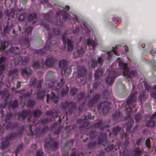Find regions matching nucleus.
I'll return each instance as SVG.
<instances>
[{
    "instance_id": "45",
    "label": "nucleus",
    "mask_w": 156,
    "mask_h": 156,
    "mask_svg": "<svg viewBox=\"0 0 156 156\" xmlns=\"http://www.w3.org/2000/svg\"><path fill=\"white\" fill-rule=\"evenodd\" d=\"M6 128L7 129L10 128L11 129L12 128V127L11 124L10 123H9L6 126Z\"/></svg>"
},
{
    "instance_id": "3",
    "label": "nucleus",
    "mask_w": 156,
    "mask_h": 156,
    "mask_svg": "<svg viewBox=\"0 0 156 156\" xmlns=\"http://www.w3.org/2000/svg\"><path fill=\"white\" fill-rule=\"evenodd\" d=\"M15 137V136L13 134L9 135L4 139L3 141H2L1 148L4 149L7 147L9 144V141L14 139Z\"/></svg>"
},
{
    "instance_id": "60",
    "label": "nucleus",
    "mask_w": 156,
    "mask_h": 156,
    "mask_svg": "<svg viewBox=\"0 0 156 156\" xmlns=\"http://www.w3.org/2000/svg\"><path fill=\"white\" fill-rule=\"evenodd\" d=\"M36 22V20H35V21H34L33 22V23L32 24H33L34 23H35Z\"/></svg>"
},
{
    "instance_id": "47",
    "label": "nucleus",
    "mask_w": 156,
    "mask_h": 156,
    "mask_svg": "<svg viewBox=\"0 0 156 156\" xmlns=\"http://www.w3.org/2000/svg\"><path fill=\"white\" fill-rule=\"evenodd\" d=\"M0 113L1 114V117L2 118L4 116V111L3 110H1L0 111Z\"/></svg>"
},
{
    "instance_id": "22",
    "label": "nucleus",
    "mask_w": 156,
    "mask_h": 156,
    "mask_svg": "<svg viewBox=\"0 0 156 156\" xmlns=\"http://www.w3.org/2000/svg\"><path fill=\"white\" fill-rule=\"evenodd\" d=\"M51 100L53 101L54 103L56 104L58 102L57 98L55 97V94L53 92H51V96L50 98Z\"/></svg>"
},
{
    "instance_id": "2",
    "label": "nucleus",
    "mask_w": 156,
    "mask_h": 156,
    "mask_svg": "<svg viewBox=\"0 0 156 156\" xmlns=\"http://www.w3.org/2000/svg\"><path fill=\"white\" fill-rule=\"evenodd\" d=\"M107 77L106 80V83L108 86L111 85L113 83L115 78V73L113 69H108L106 72Z\"/></svg>"
},
{
    "instance_id": "1",
    "label": "nucleus",
    "mask_w": 156,
    "mask_h": 156,
    "mask_svg": "<svg viewBox=\"0 0 156 156\" xmlns=\"http://www.w3.org/2000/svg\"><path fill=\"white\" fill-rule=\"evenodd\" d=\"M119 66L120 69L123 71V73L124 76H127L129 79L133 78L135 76L136 71L133 70L130 73L129 69L127 66L126 63L120 61L119 62Z\"/></svg>"
},
{
    "instance_id": "46",
    "label": "nucleus",
    "mask_w": 156,
    "mask_h": 156,
    "mask_svg": "<svg viewBox=\"0 0 156 156\" xmlns=\"http://www.w3.org/2000/svg\"><path fill=\"white\" fill-rule=\"evenodd\" d=\"M79 27H78L76 28L74 30V33H76L79 31Z\"/></svg>"
},
{
    "instance_id": "14",
    "label": "nucleus",
    "mask_w": 156,
    "mask_h": 156,
    "mask_svg": "<svg viewBox=\"0 0 156 156\" xmlns=\"http://www.w3.org/2000/svg\"><path fill=\"white\" fill-rule=\"evenodd\" d=\"M5 61V57H0V70L2 71L5 68L4 62ZM2 73L1 71H0V74Z\"/></svg>"
},
{
    "instance_id": "33",
    "label": "nucleus",
    "mask_w": 156,
    "mask_h": 156,
    "mask_svg": "<svg viewBox=\"0 0 156 156\" xmlns=\"http://www.w3.org/2000/svg\"><path fill=\"white\" fill-rule=\"evenodd\" d=\"M36 156H44L43 152L41 150L37 151L36 153Z\"/></svg>"
},
{
    "instance_id": "42",
    "label": "nucleus",
    "mask_w": 156,
    "mask_h": 156,
    "mask_svg": "<svg viewBox=\"0 0 156 156\" xmlns=\"http://www.w3.org/2000/svg\"><path fill=\"white\" fill-rule=\"evenodd\" d=\"M140 117L138 115H136L135 117V119L137 122H138V121L140 119Z\"/></svg>"
},
{
    "instance_id": "15",
    "label": "nucleus",
    "mask_w": 156,
    "mask_h": 156,
    "mask_svg": "<svg viewBox=\"0 0 156 156\" xmlns=\"http://www.w3.org/2000/svg\"><path fill=\"white\" fill-rule=\"evenodd\" d=\"M30 95L29 93H27L26 94H24L23 96H21L20 98V103L22 105H24L26 104V100L25 98L28 97Z\"/></svg>"
},
{
    "instance_id": "4",
    "label": "nucleus",
    "mask_w": 156,
    "mask_h": 156,
    "mask_svg": "<svg viewBox=\"0 0 156 156\" xmlns=\"http://www.w3.org/2000/svg\"><path fill=\"white\" fill-rule=\"evenodd\" d=\"M110 108V104L106 102L101 103L98 105V109L102 111L103 113L105 114L109 110Z\"/></svg>"
},
{
    "instance_id": "27",
    "label": "nucleus",
    "mask_w": 156,
    "mask_h": 156,
    "mask_svg": "<svg viewBox=\"0 0 156 156\" xmlns=\"http://www.w3.org/2000/svg\"><path fill=\"white\" fill-rule=\"evenodd\" d=\"M33 114L35 117H37L41 114V112L39 110H36L34 112Z\"/></svg>"
},
{
    "instance_id": "32",
    "label": "nucleus",
    "mask_w": 156,
    "mask_h": 156,
    "mask_svg": "<svg viewBox=\"0 0 156 156\" xmlns=\"http://www.w3.org/2000/svg\"><path fill=\"white\" fill-rule=\"evenodd\" d=\"M18 106V102L17 101H14L13 102L11 105V107L13 108H15L17 107Z\"/></svg>"
},
{
    "instance_id": "41",
    "label": "nucleus",
    "mask_w": 156,
    "mask_h": 156,
    "mask_svg": "<svg viewBox=\"0 0 156 156\" xmlns=\"http://www.w3.org/2000/svg\"><path fill=\"white\" fill-rule=\"evenodd\" d=\"M53 32L54 35L58 34L59 33V31L57 29H56V30H53Z\"/></svg>"
},
{
    "instance_id": "25",
    "label": "nucleus",
    "mask_w": 156,
    "mask_h": 156,
    "mask_svg": "<svg viewBox=\"0 0 156 156\" xmlns=\"http://www.w3.org/2000/svg\"><path fill=\"white\" fill-rule=\"evenodd\" d=\"M120 130V128L118 126H115L112 129V133L114 135H116L118 133Z\"/></svg>"
},
{
    "instance_id": "39",
    "label": "nucleus",
    "mask_w": 156,
    "mask_h": 156,
    "mask_svg": "<svg viewBox=\"0 0 156 156\" xmlns=\"http://www.w3.org/2000/svg\"><path fill=\"white\" fill-rule=\"evenodd\" d=\"M11 117V114L10 113H9L7 115L5 119L6 122H7V120H9L10 119Z\"/></svg>"
},
{
    "instance_id": "61",
    "label": "nucleus",
    "mask_w": 156,
    "mask_h": 156,
    "mask_svg": "<svg viewBox=\"0 0 156 156\" xmlns=\"http://www.w3.org/2000/svg\"><path fill=\"white\" fill-rule=\"evenodd\" d=\"M43 97V95H42L41 96L40 98H39L41 99Z\"/></svg>"
},
{
    "instance_id": "6",
    "label": "nucleus",
    "mask_w": 156,
    "mask_h": 156,
    "mask_svg": "<svg viewBox=\"0 0 156 156\" xmlns=\"http://www.w3.org/2000/svg\"><path fill=\"white\" fill-rule=\"evenodd\" d=\"M87 44L91 49V51H93L94 50V48L98 44L96 40L90 38H87L86 40Z\"/></svg>"
},
{
    "instance_id": "49",
    "label": "nucleus",
    "mask_w": 156,
    "mask_h": 156,
    "mask_svg": "<svg viewBox=\"0 0 156 156\" xmlns=\"http://www.w3.org/2000/svg\"><path fill=\"white\" fill-rule=\"evenodd\" d=\"M32 147L34 149H35L37 148L36 145L35 144H33L32 145Z\"/></svg>"
},
{
    "instance_id": "56",
    "label": "nucleus",
    "mask_w": 156,
    "mask_h": 156,
    "mask_svg": "<svg viewBox=\"0 0 156 156\" xmlns=\"http://www.w3.org/2000/svg\"><path fill=\"white\" fill-rule=\"evenodd\" d=\"M44 0L45 3H48V0Z\"/></svg>"
},
{
    "instance_id": "24",
    "label": "nucleus",
    "mask_w": 156,
    "mask_h": 156,
    "mask_svg": "<svg viewBox=\"0 0 156 156\" xmlns=\"http://www.w3.org/2000/svg\"><path fill=\"white\" fill-rule=\"evenodd\" d=\"M141 153V151L138 149V148H136L135 151L133 152L132 154L134 156H136L140 155Z\"/></svg>"
},
{
    "instance_id": "62",
    "label": "nucleus",
    "mask_w": 156,
    "mask_h": 156,
    "mask_svg": "<svg viewBox=\"0 0 156 156\" xmlns=\"http://www.w3.org/2000/svg\"><path fill=\"white\" fill-rule=\"evenodd\" d=\"M89 77L90 78L92 76V75L91 74H90L89 75Z\"/></svg>"
},
{
    "instance_id": "55",
    "label": "nucleus",
    "mask_w": 156,
    "mask_h": 156,
    "mask_svg": "<svg viewBox=\"0 0 156 156\" xmlns=\"http://www.w3.org/2000/svg\"><path fill=\"white\" fill-rule=\"evenodd\" d=\"M6 105V101H5V102L4 104V105L2 106L3 107H5Z\"/></svg>"
},
{
    "instance_id": "11",
    "label": "nucleus",
    "mask_w": 156,
    "mask_h": 156,
    "mask_svg": "<svg viewBox=\"0 0 156 156\" xmlns=\"http://www.w3.org/2000/svg\"><path fill=\"white\" fill-rule=\"evenodd\" d=\"M156 119V112L151 117L149 120L146 124L147 126H152L154 124V121Z\"/></svg>"
},
{
    "instance_id": "29",
    "label": "nucleus",
    "mask_w": 156,
    "mask_h": 156,
    "mask_svg": "<svg viewBox=\"0 0 156 156\" xmlns=\"http://www.w3.org/2000/svg\"><path fill=\"white\" fill-rule=\"evenodd\" d=\"M77 91V90L76 88L73 87L72 88H71L70 90V93L72 95H73L75 94Z\"/></svg>"
},
{
    "instance_id": "52",
    "label": "nucleus",
    "mask_w": 156,
    "mask_h": 156,
    "mask_svg": "<svg viewBox=\"0 0 156 156\" xmlns=\"http://www.w3.org/2000/svg\"><path fill=\"white\" fill-rule=\"evenodd\" d=\"M20 82H18V83L17 85V88H19L20 87Z\"/></svg>"
},
{
    "instance_id": "7",
    "label": "nucleus",
    "mask_w": 156,
    "mask_h": 156,
    "mask_svg": "<svg viewBox=\"0 0 156 156\" xmlns=\"http://www.w3.org/2000/svg\"><path fill=\"white\" fill-rule=\"evenodd\" d=\"M66 37L65 34H64L62 36V41L63 44H66V41L68 46V50L69 51H71L73 48V42L70 39L68 38H66Z\"/></svg>"
},
{
    "instance_id": "37",
    "label": "nucleus",
    "mask_w": 156,
    "mask_h": 156,
    "mask_svg": "<svg viewBox=\"0 0 156 156\" xmlns=\"http://www.w3.org/2000/svg\"><path fill=\"white\" fill-rule=\"evenodd\" d=\"M149 143V140L148 139H147L145 141V145L148 149H149L150 147V145Z\"/></svg>"
},
{
    "instance_id": "10",
    "label": "nucleus",
    "mask_w": 156,
    "mask_h": 156,
    "mask_svg": "<svg viewBox=\"0 0 156 156\" xmlns=\"http://www.w3.org/2000/svg\"><path fill=\"white\" fill-rule=\"evenodd\" d=\"M103 62V60L102 57H99L97 58V61L95 59H94V58H93L91 60L90 65L92 67L94 68L97 62L101 65L102 64Z\"/></svg>"
},
{
    "instance_id": "16",
    "label": "nucleus",
    "mask_w": 156,
    "mask_h": 156,
    "mask_svg": "<svg viewBox=\"0 0 156 156\" xmlns=\"http://www.w3.org/2000/svg\"><path fill=\"white\" fill-rule=\"evenodd\" d=\"M104 71L101 69H99L97 70L94 74V77L95 79H97L101 76L103 73Z\"/></svg>"
},
{
    "instance_id": "59",
    "label": "nucleus",
    "mask_w": 156,
    "mask_h": 156,
    "mask_svg": "<svg viewBox=\"0 0 156 156\" xmlns=\"http://www.w3.org/2000/svg\"><path fill=\"white\" fill-rule=\"evenodd\" d=\"M2 16V13L1 12H0V17H1Z\"/></svg>"
},
{
    "instance_id": "63",
    "label": "nucleus",
    "mask_w": 156,
    "mask_h": 156,
    "mask_svg": "<svg viewBox=\"0 0 156 156\" xmlns=\"http://www.w3.org/2000/svg\"><path fill=\"white\" fill-rule=\"evenodd\" d=\"M1 129H2V130H3V128H2V127L0 126V130Z\"/></svg>"
},
{
    "instance_id": "17",
    "label": "nucleus",
    "mask_w": 156,
    "mask_h": 156,
    "mask_svg": "<svg viewBox=\"0 0 156 156\" xmlns=\"http://www.w3.org/2000/svg\"><path fill=\"white\" fill-rule=\"evenodd\" d=\"M58 143L55 142H53V146L54 148H56V147L58 146ZM49 146V144H46L44 146L45 150L46 151H48V152H49V150H50V149L51 150L52 149V147L53 146H51L50 147H48V146Z\"/></svg>"
},
{
    "instance_id": "57",
    "label": "nucleus",
    "mask_w": 156,
    "mask_h": 156,
    "mask_svg": "<svg viewBox=\"0 0 156 156\" xmlns=\"http://www.w3.org/2000/svg\"><path fill=\"white\" fill-rule=\"evenodd\" d=\"M125 47L126 48H125V50L126 51V52H127V51H128V50H127V49L126 48V46H125Z\"/></svg>"
},
{
    "instance_id": "35",
    "label": "nucleus",
    "mask_w": 156,
    "mask_h": 156,
    "mask_svg": "<svg viewBox=\"0 0 156 156\" xmlns=\"http://www.w3.org/2000/svg\"><path fill=\"white\" fill-rule=\"evenodd\" d=\"M22 149V146L21 145H20L19 146H18L17 148L16 153V155H17V154L19 153L21 150Z\"/></svg>"
},
{
    "instance_id": "28",
    "label": "nucleus",
    "mask_w": 156,
    "mask_h": 156,
    "mask_svg": "<svg viewBox=\"0 0 156 156\" xmlns=\"http://www.w3.org/2000/svg\"><path fill=\"white\" fill-rule=\"evenodd\" d=\"M33 66L34 69H38L39 66V64L38 62L37 61L34 62L33 64Z\"/></svg>"
},
{
    "instance_id": "18",
    "label": "nucleus",
    "mask_w": 156,
    "mask_h": 156,
    "mask_svg": "<svg viewBox=\"0 0 156 156\" xmlns=\"http://www.w3.org/2000/svg\"><path fill=\"white\" fill-rule=\"evenodd\" d=\"M23 74L28 76L32 73V71L29 68H24L22 70Z\"/></svg>"
},
{
    "instance_id": "38",
    "label": "nucleus",
    "mask_w": 156,
    "mask_h": 156,
    "mask_svg": "<svg viewBox=\"0 0 156 156\" xmlns=\"http://www.w3.org/2000/svg\"><path fill=\"white\" fill-rule=\"evenodd\" d=\"M27 115V113L24 111H23L22 112V118L23 119H25Z\"/></svg>"
},
{
    "instance_id": "40",
    "label": "nucleus",
    "mask_w": 156,
    "mask_h": 156,
    "mask_svg": "<svg viewBox=\"0 0 156 156\" xmlns=\"http://www.w3.org/2000/svg\"><path fill=\"white\" fill-rule=\"evenodd\" d=\"M83 96V93H81L78 95L77 98L78 100L82 98Z\"/></svg>"
},
{
    "instance_id": "58",
    "label": "nucleus",
    "mask_w": 156,
    "mask_h": 156,
    "mask_svg": "<svg viewBox=\"0 0 156 156\" xmlns=\"http://www.w3.org/2000/svg\"><path fill=\"white\" fill-rule=\"evenodd\" d=\"M137 110L136 108L134 110V112H135L136 113Z\"/></svg>"
},
{
    "instance_id": "54",
    "label": "nucleus",
    "mask_w": 156,
    "mask_h": 156,
    "mask_svg": "<svg viewBox=\"0 0 156 156\" xmlns=\"http://www.w3.org/2000/svg\"><path fill=\"white\" fill-rule=\"evenodd\" d=\"M140 142V140H137L136 142V144L138 145H139V143Z\"/></svg>"
},
{
    "instance_id": "20",
    "label": "nucleus",
    "mask_w": 156,
    "mask_h": 156,
    "mask_svg": "<svg viewBox=\"0 0 156 156\" xmlns=\"http://www.w3.org/2000/svg\"><path fill=\"white\" fill-rule=\"evenodd\" d=\"M86 72V70L84 68H82L78 72V74L81 76H84Z\"/></svg>"
},
{
    "instance_id": "43",
    "label": "nucleus",
    "mask_w": 156,
    "mask_h": 156,
    "mask_svg": "<svg viewBox=\"0 0 156 156\" xmlns=\"http://www.w3.org/2000/svg\"><path fill=\"white\" fill-rule=\"evenodd\" d=\"M101 125V122H98L95 124L94 126L95 127H98Z\"/></svg>"
},
{
    "instance_id": "50",
    "label": "nucleus",
    "mask_w": 156,
    "mask_h": 156,
    "mask_svg": "<svg viewBox=\"0 0 156 156\" xmlns=\"http://www.w3.org/2000/svg\"><path fill=\"white\" fill-rule=\"evenodd\" d=\"M51 37V34L49 33H48V39H50Z\"/></svg>"
},
{
    "instance_id": "36",
    "label": "nucleus",
    "mask_w": 156,
    "mask_h": 156,
    "mask_svg": "<svg viewBox=\"0 0 156 156\" xmlns=\"http://www.w3.org/2000/svg\"><path fill=\"white\" fill-rule=\"evenodd\" d=\"M99 98V96L98 95H96L91 100V102L94 103L95 102L97 101Z\"/></svg>"
},
{
    "instance_id": "21",
    "label": "nucleus",
    "mask_w": 156,
    "mask_h": 156,
    "mask_svg": "<svg viewBox=\"0 0 156 156\" xmlns=\"http://www.w3.org/2000/svg\"><path fill=\"white\" fill-rule=\"evenodd\" d=\"M117 47L116 46L115 47H112V51L109 52H108L107 53V55L109 56H111L112 54H113L116 55H118L117 53V52L115 51V48Z\"/></svg>"
},
{
    "instance_id": "9",
    "label": "nucleus",
    "mask_w": 156,
    "mask_h": 156,
    "mask_svg": "<svg viewBox=\"0 0 156 156\" xmlns=\"http://www.w3.org/2000/svg\"><path fill=\"white\" fill-rule=\"evenodd\" d=\"M144 86L145 89L148 91V92L154 91L153 93L151 94V97L153 98L156 97V85H154L153 87H151L148 84H145L144 85Z\"/></svg>"
},
{
    "instance_id": "30",
    "label": "nucleus",
    "mask_w": 156,
    "mask_h": 156,
    "mask_svg": "<svg viewBox=\"0 0 156 156\" xmlns=\"http://www.w3.org/2000/svg\"><path fill=\"white\" fill-rule=\"evenodd\" d=\"M6 42H2L1 49H2V50H4L5 48L7 47V46H6Z\"/></svg>"
},
{
    "instance_id": "23",
    "label": "nucleus",
    "mask_w": 156,
    "mask_h": 156,
    "mask_svg": "<svg viewBox=\"0 0 156 156\" xmlns=\"http://www.w3.org/2000/svg\"><path fill=\"white\" fill-rule=\"evenodd\" d=\"M66 62L65 60H61L59 62V66L60 67L63 68L66 66Z\"/></svg>"
},
{
    "instance_id": "34",
    "label": "nucleus",
    "mask_w": 156,
    "mask_h": 156,
    "mask_svg": "<svg viewBox=\"0 0 156 156\" xmlns=\"http://www.w3.org/2000/svg\"><path fill=\"white\" fill-rule=\"evenodd\" d=\"M27 103L30 106L33 105L34 104V101L31 100H29L27 102Z\"/></svg>"
},
{
    "instance_id": "26",
    "label": "nucleus",
    "mask_w": 156,
    "mask_h": 156,
    "mask_svg": "<svg viewBox=\"0 0 156 156\" xmlns=\"http://www.w3.org/2000/svg\"><path fill=\"white\" fill-rule=\"evenodd\" d=\"M32 30V28L31 27H29L27 28L25 30V32L26 35H28L31 32Z\"/></svg>"
},
{
    "instance_id": "19",
    "label": "nucleus",
    "mask_w": 156,
    "mask_h": 156,
    "mask_svg": "<svg viewBox=\"0 0 156 156\" xmlns=\"http://www.w3.org/2000/svg\"><path fill=\"white\" fill-rule=\"evenodd\" d=\"M37 15L35 13H32L30 14L28 17V20L29 21H33L36 20Z\"/></svg>"
},
{
    "instance_id": "44",
    "label": "nucleus",
    "mask_w": 156,
    "mask_h": 156,
    "mask_svg": "<svg viewBox=\"0 0 156 156\" xmlns=\"http://www.w3.org/2000/svg\"><path fill=\"white\" fill-rule=\"evenodd\" d=\"M44 17L45 18L46 20H48L49 18V16L48 14L45 15L44 16Z\"/></svg>"
},
{
    "instance_id": "48",
    "label": "nucleus",
    "mask_w": 156,
    "mask_h": 156,
    "mask_svg": "<svg viewBox=\"0 0 156 156\" xmlns=\"http://www.w3.org/2000/svg\"><path fill=\"white\" fill-rule=\"evenodd\" d=\"M44 26L45 27V28L47 30H49V27H48V25H47L46 24H44Z\"/></svg>"
},
{
    "instance_id": "13",
    "label": "nucleus",
    "mask_w": 156,
    "mask_h": 156,
    "mask_svg": "<svg viewBox=\"0 0 156 156\" xmlns=\"http://www.w3.org/2000/svg\"><path fill=\"white\" fill-rule=\"evenodd\" d=\"M136 99V97L135 94L131 93L129 97L128 98L126 101V104L127 105H132V103L134 102Z\"/></svg>"
},
{
    "instance_id": "64",
    "label": "nucleus",
    "mask_w": 156,
    "mask_h": 156,
    "mask_svg": "<svg viewBox=\"0 0 156 156\" xmlns=\"http://www.w3.org/2000/svg\"><path fill=\"white\" fill-rule=\"evenodd\" d=\"M16 48L17 50H18L19 49V48L18 47H16Z\"/></svg>"
},
{
    "instance_id": "12",
    "label": "nucleus",
    "mask_w": 156,
    "mask_h": 156,
    "mask_svg": "<svg viewBox=\"0 0 156 156\" xmlns=\"http://www.w3.org/2000/svg\"><path fill=\"white\" fill-rule=\"evenodd\" d=\"M56 62V59L51 57L46 59L45 63L47 67H50L52 66Z\"/></svg>"
},
{
    "instance_id": "5",
    "label": "nucleus",
    "mask_w": 156,
    "mask_h": 156,
    "mask_svg": "<svg viewBox=\"0 0 156 156\" xmlns=\"http://www.w3.org/2000/svg\"><path fill=\"white\" fill-rule=\"evenodd\" d=\"M74 17L73 18V20L75 22H76L78 23V25L80 26L81 28L83 30H86V32L87 33H88L90 32V30H89L87 26V24L86 23L82 22L81 24L80 23L79 21H78V17L76 15H73Z\"/></svg>"
},
{
    "instance_id": "8",
    "label": "nucleus",
    "mask_w": 156,
    "mask_h": 156,
    "mask_svg": "<svg viewBox=\"0 0 156 156\" xmlns=\"http://www.w3.org/2000/svg\"><path fill=\"white\" fill-rule=\"evenodd\" d=\"M86 47V45L84 44L82 47H79L77 51L74 53V57L76 58L78 57L81 56L84 53Z\"/></svg>"
},
{
    "instance_id": "51",
    "label": "nucleus",
    "mask_w": 156,
    "mask_h": 156,
    "mask_svg": "<svg viewBox=\"0 0 156 156\" xmlns=\"http://www.w3.org/2000/svg\"><path fill=\"white\" fill-rule=\"evenodd\" d=\"M15 49V48H11V51L12 52H13L14 50Z\"/></svg>"
},
{
    "instance_id": "31",
    "label": "nucleus",
    "mask_w": 156,
    "mask_h": 156,
    "mask_svg": "<svg viewBox=\"0 0 156 156\" xmlns=\"http://www.w3.org/2000/svg\"><path fill=\"white\" fill-rule=\"evenodd\" d=\"M139 98L141 100L144 99L145 98H147L145 96L144 91H143L142 92L140 93Z\"/></svg>"
},
{
    "instance_id": "53",
    "label": "nucleus",
    "mask_w": 156,
    "mask_h": 156,
    "mask_svg": "<svg viewBox=\"0 0 156 156\" xmlns=\"http://www.w3.org/2000/svg\"><path fill=\"white\" fill-rule=\"evenodd\" d=\"M63 8L64 9H67V10H68L69 9V7L68 5H66V6H65V8Z\"/></svg>"
}]
</instances>
